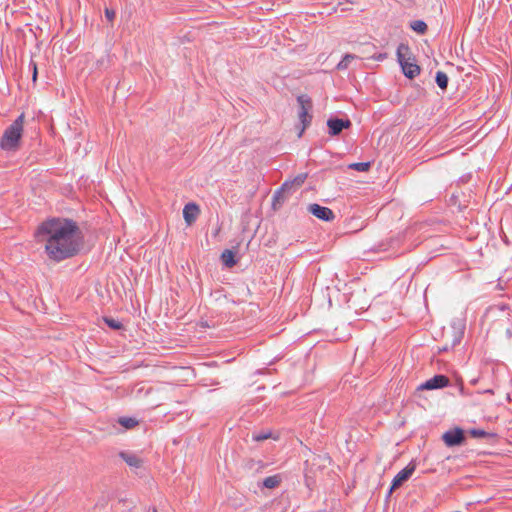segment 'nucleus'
Segmentation results:
<instances>
[{
  "label": "nucleus",
  "instance_id": "7ed1b4c3",
  "mask_svg": "<svg viewBox=\"0 0 512 512\" xmlns=\"http://www.w3.org/2000/svg\"><path fill=\"white\" fill-rule=\"evenodd\" d=\"M397 56L405 76L412 79L420 73V67L415 63L414 59L410 57L408 46L403 44L399 45Z\"/></svg>",
  "mask_w": 512,
  "mask_h": 512
},
{
  "label": "nucleus",
  "instance_id": "473e14b6",
  "mask_svg": "<svg viewBox=\"0 0 512 512\" xmlns=\"http://www.w3.org/2000/svg\"><path fill=\"white\" fill-rule=\"evenodd\" d=\"M220 232V226L216 228L215 232L213 233L215 236H217Z\"/></svg>",
  "mask_w": 512,
  "mask_h": 512
},
{
  "label": "nucleus",
  "instance_id": "412c9836",
  "mask_svg": "<svg viewBox=\"0 0 512 512\" xmlns=\"http://www.w3.org/2000/svg\"><path fill=\"white\" fill-rule=\"evenodd\" d=\"M272 437V433L270 431H261V432H253L252 440L256 442L264 441Z\"/></svg>",
  "mask_w": 512,
  "mask_h": 512
},
{
  "label": "nucleus",
  "instance_id": "7c9ffc66",
  "mask_svg": "<svg viewBox=\"0 0 512 512\" xmlns=\"http://www.w3.org/2000/svg\"><path fill=\"white\" fill-rule=\"evenodd\" d=\"M451 201L453 202V204H457L459 202V195H453L451 197Z\"/></svg>",
  "mask_w": 512,
  "mask_h": 512
},
{
  "label": "nucleus",
  "instance_id": "cd10ccee",
  "mask_svg": "<svg viewBox=\"0 0 512 512\" xmlns=\"http://www.w3.org/2000/svg\"><path fill=\"white\" fill-rule=\"evenodd\" d=\"M266 467V464L261 460H256V471H260Z\"/></svg>",
  "mask_w": 512,
  "mask_h": 512
},
{
  "label": "nucleus",
  "instance_id": "39448f33",
  "mask_svg": "<svg viewBox=\"0 0 512 512\" xmlns=\"http://www.w3.org/2000/svg\"><path fill=\"white\" fill-rule=\"evenodd\" d=\"M415 469L416 463L411 461L405 468L397 473L392 480L389 495L392 494V492L396 489L400 488L406 481H408L415 472Z\"/></svg>",
  "mask_w": 512,
  "mask_h": 512
},
{
  "label": "nucleus",
  "instance_id": "c9c22d12",
  "mask_svg": "<svg viewBox=\"0 0 512 512\" xmlns=\"http://www.w3.org/2000/svg\"><path fill=\"white\" fill-rule=\"evenodd\" d=\"M263 227L265 228V233H267V230H268V227H269V226H268V225H265V226H263Z\"/></svg>",
  "mask_w": 512,
  "mask_h": 512
},
{
  "label": "nucleus",
  "instance_id": "423d86ee",
  "mask_svg": "<svg viewBox=\"0 0 512 512\" xmlns=\"http://www.w3.org/2000/svg\"><path fill=\"white\" fill-rule=\"evenodd\" d=\"M450 384V380L446 375L437 374L432 378L422 383L418 390H435L447 387Z\"/></svg>",
  "mask_w": 512,
  "mask_h": 512
},
{
  "label": "nucleus",
  "instance_id": "b1692460",
  "mask_svg": "<svg viewBox=\"0 0 512 512\" xmlns=\"http://www.w3.org/2000/svg\"><path fill=\"white\" fill-rule=\"evenodd\" d=\"M371 162L354 163V170L364 172L370 168Z\"/></svg>",
  "mask_w": 512,
  "mask_h": 512
},
{
  "label": "nucleus",
  "instance_id": "4be33fe9",
  "mask_svg": "<svg viewBox=\"0 0 512 512\" xmlns=\"http://www.w3.org/2000/svg\"><path fill=\"white\" fill-rule=\"evenodd\" d=\"M412 29L420 34H423L427 30V24L421 20L414 21L411 25Z\"/></svg>",
  "mask_w": 512,
  "mask_h": 512
},
{
  "label": "nucleus",
  "instance_id": "dca6fc26",
  "mask_svg": "<svg viewBox=\"0 0 512 512\" xmlns=\"http://www.w3.org/2000/svg\"><path fill=\"white\" fill-rule=\"evenodd\" d=\"M221 260L223 264L228 268H232L237 263L235 253L229 249H226L222 252Z\"/></svg>",
  "mask_w": 512,
  "mask_h": 512
},
{
  "label": "nucleus",
  "instance_id": "f3484780",
  "mask_svg": "<svg viewBox=\"0 0 512 512\" xmlns=\"http://www.w3.org/2000/svg\"><path fill=\"white\" fill-rule=\"evenodd\" d=\"M282 482V476L280 474H275L273 476L266 477L263 480V486L268 489L277 488Z\"/></svg>",
  "mask_w": 512,
  "mask_h": 512
},
{
  "label": "nucleus",
  "instance_id": "ddd939ff",
  "mask_svg": "<svg viewBox=\"0 0 512 512\" xmlns=\"http://www.w3.org/2000/svg\"><path fill=\"white\" fill-rule=\"evenodd\" d=\"M121 459H123L127 465L133 468H140L143 465V459H141L138 455L132 452L122 451L119 453Z\"/></svg>",
  "mask_w": 512,
  "mask_h": 512
},
{
  "label": "nucleus",
  "instance_id": "9b49d317",
  "mask_svg": "<svg viewBox=\"0 0 512 512\" xmlns=\"http://www.w3.org/2000/svg\"><path fill=\"white\" fill-rule=\"evenodd\" d=\"M404 236L401 233H397L394 236L387 238L379 244L380 251H388L390 249H398L402 244Z\"/></svg>",
  "mask_w": 512,
  "mask_h": 512
},
{
  "label": "nucleus",
  "instance_id": "72a5a7b5",
  "mask_svg": "<svg viewBox=\"0 0 512 512\" xmlns=\"http://www.w3.org/2000/svg\"><path fill=\"white\" fill-rule=\"evenodd\" d=\"M148 512H157V509H156L155 507H153V508H150V509L148 510Z\"/></svg>",
  "mask_w": 512,
  "mask_h": 512
},
{
  "label": "nucleus",
  "instance_id": "a878e982",
  "mask_svg": "<svg viewBox=\"0 0 512 512\" xmlns=\"http://www.w3.org/2000/svg\"><path fill=\"white\" fill-rule=\"evenodd\" d=\"M245 468L249 469V470H252V469H255L256 470V460L255 459H248L246 460L245 462Z\"/></svg>",
  "mask_w": 512,
  "mask_h": 512
},
{
  "label": "nucleus",
  "instance_id": "aec40b11",
  "mask_svg": "<svg viewBox=\"0 0 512 512\" xmlns=\"http://www.w3.org/2000/svg\"><path fill=\"white\" fill-rule=\"evenodd\" d=\"M436 83L441 89H446L448 85V76L444 72L438 71L436 74Z\"/></svg>",
  "mask_w": 512,
  "mask_h": 512
},
{
  "label": "nucleus",
  "instance_id": "6ab92c4d",
  "mask_svg": "<svg viewBox=\"0 0 512 512\" xmlns=\"http://www.w3.org/2000/svg\"><path fill=\"white\" fill-rule=\"evenodd\" d=\"M118 423L125 429H133L139 424V421L134 417H120Z\"/></svg>",
  "mask_w": 512,
  "mask_h": 512
},
{
  "label": "nucleus",
  "instance_id": "4468645a",
  "mask_svg": "<svg viewBox=\"0 0 512 512\" xmlns=\"http://www.w3.org/2000/svg\"><path fill=\"white\" fill-rule=\"evenodd\" d=\"M199 213H200V209H199L198 205H196L194 203H189V204L185 205V207L183 209V216H184L185 221L188 224L196 221Z\"/></svg>",
  "mask_w": 512,
  "mask_h": 512
},
{
  "label": "nucleus",
  "instance_id": "e433bc0d",
  "mask_svg": "<svg viewBox=\"0 0 512 512\" xmlns=\"http://www.w3.org/2000/svg\"><path fill=\"white\" fill-rule=\"evenodd\" d=\"M463 390H464V387H463V385L461 384L460 391H461V392H463Z\"/></svg>",
  "mask_w": 512,
  "mask_h": 512
},
{
  "label": "nucleus",
  "instance_id": "20e7f679",
  "mask_svg": "<svg viewBox=\"0 0 512 512\" xmlns=\"http://www.w3.org/2000/svg\"><path fill=\"white\" fill-rule=\"evenodd\" d=\"M442 440L447 447L460 446L466 441L465 431L460 427H455L446 431L442 435Z\"/></svg>",
  "mask_w": 512,
  "mask_h": 512
},
{
  "label": "nucleus",
  "instance_id": "f8f14e48",
  "mask_svg": "<svg viewBox=\"0 0 512 512\" xmlns=\"http://www.w3.org/2000/svg\"><path fill=\"white\" fill-rule=\"evenodd\" d=\"M327 125L329 128V133L332 136L338 135L344 128L350 127V121L340 120V119H329L327 121Z\"/></svg>",
  "mask_w": 512,
  "mask_h": 512
},
{
  "label": "nucleus",
  "instance_id": "f257e3e1",
  "mask_svg": "<svg viewBox=\"0 0 512 512\" xmlns=\"http://www.w3.org/2000/svg\"><path fill=\"white\" fill-rule=\"evenodd\" d=\"M35 237L39 241L45 239V251L56 262L77 255L84 244V235L79 226H39Z\"/></svg>",
  "mask_w": 512,
  "mask_h": 512
},
{
  "label": "nucleus",
  "instance_id": "2eb2a0df",
  "mask_svg": "<svg viewBox=\"0 0 512 512\" xmlns=\"http://www.w3.org/2000/svg\"><path fill=\"white\" fill-rule=\"evenodd\" d=\"M468 434L473 438H485L488 441L496 440L498 438V435L496 433L487 432L485 430L476 429V428H472V429L468 430Z\"/></svg>",
  "mask_w": 512,
  "mask_h": 512
},
{
  "label": "nucleus",
  "instance_id": "4c0bfd02",
  "mask_svg": "<svg viewBox=\"0 0 512 512\" xmlns=\"http://www.w3.org/2000/svg\"><path fill=\"white\" fill-rule=\"evenodd\" d=\"M486 392L493 394V390H487Z\"/></svg>",
  "mask_w": 512,
  "mask_h": 512
},
{
  "label": "nucleus",
  "instance_id": "9d476101",
  "mask_svg": "<svg viewBox=\"0 0 512 512\" xmlns=\"http://www.w3.org/2000/svg\"><path fill=\"white\" fill-rule=\"evenodd\" d=\"M290 183H283V185L274 193L272 198V207L274 210L279 209L285 202L289 194Z\"/></svg>",
  "mask_w": 512,
  "mask_h": 512
},
{
  "label": "nucleus",
  "instance_id": "f03ea898",
  "mask_svg": "<svg viewBox=\"0 0 512 512\" xmlns=\"http://www.w3.org/2000/svg\"><path fill=\"white\" fill-rule=\"evenodd\" d=\"M24 114H20L13 123L8 126L0 140V147L4 151H17L21 144L24 129Z\"/></svg>",
  "mask_w": 512,
  "mask_h": 512
},
{
  "label": "nucleus",
  "instance_id": "bb28decb",
  "mask_svg": "<svg viewBox=\"0 0 512 512\" xmlns=\"http://www.w3.org/2000/svg\"><path fill=\"white\" fill-rule=\"evenodd\" d=\"M105 15L109 21H112L115 17V12L113 10L106 9Z\"/></svg>",
  "mask_w": 512,
  "mask_h": 512
},
{
  "label": "nucleus",
  "instance_id": "1a4fd4ad",
  "mask_svg": "<svg viewBox=\"0 0 512 512\" xmlns=\"http://www.w3.org/2000/svg\"><path fill=\"white\" fill-rule=\"evenodd\" d=\"M464 332L462 330H457L452 328L451 331L448 332L447 336H451L450 341H446L444 345L437 347V353L441 354L442 352H447L453 349L456 345L460 344L463 338Z\"/></svg>",
  "mask_w": 512,
  "mask_h": 512
},
{
  "label": "nucleus",
  "instance_id": "c756f323",
  "mask_svg": "<svg viewBox=\"0 0 512 512\" xmlns=\"http://www.w3.org/2000/svg\"><path fill=\"white\" fill-rule=\"evenodd\" d=\"M37 79V66L36 64H33V81H36Z\"/></svg>",
  "mask_w": 512,
  "mask_h": 512
},
{
  "label": "nucleus",
  "instance_id": "5701e85b",
  "mask_svg": "<svg viewBox=\"0 0 512 512\" xmlns=\"http://www.w3.org/2000/svg\"><path fill=\"white\" fill-rule=\"evenodd\" d=\"M104 321L107 324V326L113 330H119L123 327L122 323H120L118 320L114 318L105 317Z\"/></svg>",
  "mask_w": 512,
  "mask_h": 512
},
{
  "label": "nucleus",
  "instance_id": "a211bd4d",
  "mask_svg": "<svg viewBox=\"0 0 512 512\" xmlns=\"http://www.w3.org/2000/svg\"><path fill=\"white\" fill-rule=\"evenodd\" d=\"M306 178H307V174L301 173V174H298L294 179L285 181L284 183H290L289 193L291 192L292 189L301 187L303 185V183L305 182Z\"/></svg>",
  "mask_w": 512,
  "mask_h": 512
},
{
  "label": "nucleus",
  "instance_id": "6e6552de",
  "mask_svg": "<svg viewBox=\"0 0 512 512\" xmlns=\"http://www.w3.org/2000/svg\"><path fill=\"white\" fill-rule=\"evenodd\" d=\"M307 211L321 221L329 222L334 220V213L328 207L313 203L308 205Z\"/></svg>",
  "mask_w": 512,
  "mask_h": 512
},
{
  "label": "nucleus",
  "instance_id": "0eeeda50",
  "mask_svg": "<svg viewBox=\"0 0 512 512\" xmlns=\"http://www.w3.org/2000/svg\"><path fill=\"white\" fill-rule=\"evenodd\" d=\"M300 106L299 118L303 124V129L310 123L311 116L309 111L312 109V102L306 95H300L297 98Z\"/></svg>",
  "mask_w": 512,
  "mask_h": 512
},
{
  "label": "nucleus",
  "instance_id": "2f4dec72",
  "mask_svg": "<svg viewBox=\"0 0 512 512\" xmlns=\"http://www.w3.org/2000/svg\"><path fill=\"white\" fill-rule=\"evenodd\" d=\"M272 242H274V243H275V242H276V240H274V239H273V240H270V239H269V240H267V242L265 243V245H266V246H268V245H270Z\"/></svg>",
  "mask_w": 512,
  "mask_h": 512
},
{
  "label": "nucleus",
  "instance_id": "f704fd0d",
  "mask_svg": "<svg viewBox=\"0 0 512 512\" xmlns=\"http://www.w3.org/2000/svg\"><path fill=\"white\" fill-rule=\"evenodd\" d=\"M262 226L260 225H257V229H256V232H258L260 229H261Z\"/></svg>",
  "mask_w": 512,
  "mask_h": 512
},
{
  "label": "nucleus",
  "instance_id": "c85d7f7f",
  "mask_svg": "<svg viewBox=\"0 0 512 512\" xmlns=\"http://www.w3.org/2000/svg\"><path fill=\"white\" fill-rule=\"evenodd\" d=\"M369 306H370V305H369L367 302L360 303V305H359V308H358V309H359L360 311H362V312H363V311H366V310L369 308Z\"/></svg>",
  "mask_w": 512,
  "mask_h": 512
},
{
  "label": "nucleus",
  "instance_id": "393cba45",
  "mask_svg": "<svg viewBox=\"0 0 512 512\" xmlns=\"http://www.w3.org/2000/svg\"><path fill=\"white\" fill-rule=\"evenodd\" d=\"M46 224H74L71 220L65 219L64 222H61L59 219L53 218L51 220H48Z\"/></svg>",
  "mask_w": 512,
  "mask_h": 512
}]
</instances>
